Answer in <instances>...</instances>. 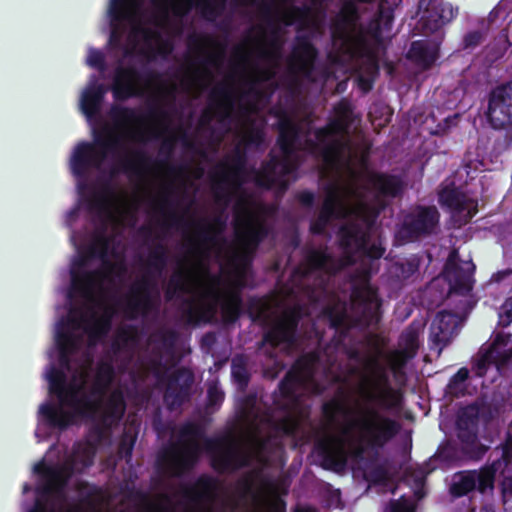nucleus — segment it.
<instances>
[{"mask_svg":"<svg viewBox=\"0 0 512 512\" xmlns=\"http://www.w3.org/2000/svg\"><path fill=\"white\" fill-rule=\"evenodd\" d=\"M325 193L320 212L310 223L309 230L313 235H323L332 219L344 218L348 214V208L338 185L328 184Z\"/></svg>","mask_w":512,"mask_h":512,"instance_id":"nucleus-20","label":"nucleus"},{"mask_svg":"<svg viewBox=\"0 0 512 512\" xmlns=\"http://www.w3.org/2000/svg\"><path fill=\"white\" fill-rule=\"evenodd\" d=\"M438 202L453 215H463L464 223H468L477 213V205H473L472 200L454 184L447 185L439 191Z\"/></svg>","mask_w":512,"mask_h":512,"instance_id":"nucleus-29","label":"nucleus"},{"mask_svg":"<svg viewBox=\"0 0 512 512\" xmlns=\"http://www.w3.org/2000/svg\"><path fill=\"white\" fill-rule=\"evenodd\" d=\"M486 117L494 130L512 128V82L498 85L490 91Z\"/></svg>","mask_w":512,"mask_h":512,"instance_id":"nucleus-17","label":"nucleus"},{"mask_svg":"<svg viewBox=\"0 0 512 512\" xmlns=\"http://www.w3.org/2000/svg\"><path fill=\"white\" fill-rule=\"evenodd\" d=\"M440 224V213L434 205H415L404 216L398 230L399 237L414 242L436 233Z\"/></svg>","mask_w":512,"mask_h":512,"instance_id":"nucleus-15","label":"nucleus"},{"mask_svg":"<svg viewBox=\"0 0 512 512\" xmlns=\"http://www.w3.org/2000/svg\"><path fill=\"white\" fill-rule=\"evenodd\" d=\"M119 150H123L124 154L118 160V169L111 170L112 176L118 172L140 176L152 162L143 150L126 149L122 136L105 125L102 130L94 131L93 142L82 141L75 146L70 158L71 172L77 179L84 181L92 169L101 168L109 152L115 153Z\"/></svg>","mask_w":512,"mask_h":512,"instance_id":"nucleus-2","label":"nucleus"},{"mask_svg":"<svg viewBox=\"0 0 512 512\" xmlns=\"http://www.w3.org/2000/svg\"><path fill=\"white\" fill-rule=\"evenodd\" d=\"M351 297L359 312L356 324L363 328L378 325L381 320L382 301L378 296L377 289L369 283L355 286Z\"/></svg>","mask_w":512,"mask_h":512,"instance_id":"nucleus-19","label":"nucleus"},{"mask_svg":"<svg viewBox=\"0 0 512 512\" xmlns=\"http://www.w3.org/2000/svg\"><path fill=\"white\" fill-rule=\"evenodd\" d=\"M311 8L307 5L303 6H292L289 10L282 14L281 21L286 26H291L295 22H306L311 15Z\"/></svg>","mask_w":512,"mask_h":512,"instance_id":"nucleus-56","label":"nucleus"},{"mask_svg":"<svg viewBox=\"0 0 512 512\" xmlns=\"http://www.w3.org/2000/svg\"><path fill=\"white\" fill-rule=\"evenodd\" d=\"M424 328L421 321L413 320L400 336L401 350L416 356L419 349V336Z\"/></svg>","mask_w":512,"mask_h":512,"instance_id":"nucleus-47","label":"nucleus"},{"mask_svg":"<svg viewBox=\"0 0 512 512\" xmlns=\"http://www.w3.org/2000/svg\"><path fill=\"white\" fill-rule=\"evenodd\" d=\"M171 207V201L164 198L159 206V211L164 218L162 225L166 228L181 227L185 225L186 221L184 220V217L178 214L175 210L170 209Z\"/></svg>","mask_w":512,"mask_h":512,"instance_id":"nucleus-54","label":"nucleus"},{"mask_svg":"<svg viewBox=\"0 0 512 512\" xmlns=\"http://www.w3.org/2000/svg\"><path fill=\"white\" fill-rule=\"evenodd\" d=\"M168 283L175 287L180 293H189L193 283V273L189 268H178L171 275Z\"/></svg>","mask_w":512,"mask_h":512,"instance_id":"nucleus-52","label":"nucleus"},{"mask_svg":"<svg viewBox=\"0 0 512 512\" xmlns=\"http://www.w3.org/2000/svg\"><path fill=\"white\" fill-rule=\"evenodd\" d=\"M154 375L165 386L163 400L169 411L177 410L190 401L195 378L189 368L178 367L169 372L158 360L154 363Z\"/></svg>","mask_w":512,"mask_h":512,"instance_id":"nucleus-12","label":"nucleus"},{"mask_svg":"<svg viewBox=\"0 0 512 512\" xmlns=\"http://www.w3.org/2000/svg\"><path fill=\"white\" fill-rule=\"evenodd\" d=\"M299 364L300 361L298 360L278 384L280 397L285 403L280 404L278 400H274L276 405L281 406L282 409L288 412L286 416L277 420L275 423V429L286 436H294L299 427L297 419L290 414L291 407L298 401L297 390L301 385H304L313 378L312 368L307 363L303 362L302 373L297 368Z\"/></svg>","mask_w":512,"mask_h":512,"instance_id":"nucleus-11","label":"nucleus"},{"mask_svg":"<svg viewBox=\"0 0 512 512\" xmlns=\"http://www.w3.org/2000/svg\"><path fill=\"white\" fill-rule=\"evenodd\" d=\"M414 357L415 356H413L412 354L401 349L392 351L389 354L388 362L394 377L404 375V368L407 362L413 359Z\"/></svg>","mask_w":512,"mask_h":512,"instance_id":"nucleus-55","label":"nucleus"},{"mask_svg":"<svg viewBox=\"0 0 512 512\" xmlns=\"http://www.w3.org/2000/svg\"><path fill=\"white\" fill-rule=\"evenodd\" d=\"M235 214V232L242 251L232 258V263L237 269L245 270L251 265L260 244L268 237L270 227L245 207L243 199L235 205Z\"/></svg>","mask_w":512,"mask_h":512,"instance_id":"nucleus-9","label":"nucleus"},{"mask_svg":"<svg viewBox=\"0 0 512 512\" xmlns=\"http://www.w3.org/2000/svg\"><path fill=\"white\" fill-rule=\"evenodd\" d=\"M47 380L49 393L55 395L58 404L46 402L40 405L39 414L43 422L53 429L66 430L75 423L76 417L95 420L104 408L102 398L84 391V384L68 383L66 373L51 367Z\"/></svg>","mask_w":512,"mask_h":512,"instance_id":"nucleus-3","label":"nucleus"},{"mask_svg":"<svg viewBox=\"0 0 512 512\" xmlns=\"http://www.w3.org/2000/svg\"><path fill=\"white\" fill-rule=\"evenodd\" d=\"M458 15V8L443 0H430L424 9L418 27L423 34H433Z\"/></svg>","mask_w":512,"mask_h":512,"instance_id":"nucleus-26","label":"nucleus"},{"mask_svg":"<svg viewBox=\"0 0 512 512\" xmlns=\"http://www.w3.org/2000/svg\"><path fill=\"white\" fill-rule=\"evenodd\" d=\"M368 181L383 197L396 198L400 196L404 190V182L400 176L383 172H370Z\"/></svg>","mask_w":512,"mask_h":512,"instance_id":"nucleus-39","label":"nucleus"},{"mask_svg":"<svg viewBox=\"0 0 512 512\" xmlns=\"http://www.w3.org/2000/svg\"><path fill=\"white\" fill-rule=\"evenodd\" d=\"M277 145L285 156H292L298 150L300 140V126L294 120L286 125L277 126Z\"/></svg>","mask_w":512,"mask_h":512,"instance_id":"nucleus-43","label":"nucleus"},{"mask_svg":"<svg viewBox=\"0 0 512 512\" xmlns=\"http://www.w3.org/2000/svg\"><path fill=\"white\" fill-rule=\"evenodd\" d=\"M267 303L258 297H251L247 303V312L252 321H263L268 326L262 339L257 343L258 349L268 345L271 349L280 346L293 347L298 342V328L305 315L304 308L294 305L285 308L278 316L269 319Z\"/></svg>","mask_w":512,"mask_h":512,"instance_id":"nucleus-6","label":"nucleus"},{"mask_svg":"<svg viewBox=\"0 0 512 512\" xmlns=\"http://www.w3.org/2000/svg\"><path fill=\"white\" fill-rule=\"evenodd\" d=\"M335 117L314 130V139L306 140L311 155L319 158L328 168L338 167L350 150L348 133L352 124L353 108L343 98L334 106Z\"/></svg>","mask_w":512,"mask_h":512,"instance_id":"nucleus-4","label":"nucleus"},{"mask_svg":"<svg viewBox=\"0 0 512 512\" xmlns=\"http://www.w3.org/2000/svg\"><path fill=\"white\" fill-rule=\"evenodd\" d=\"M55 341L59 353V364L65 373V370L69 371L71 368V356L79 348V338L66 327V323L62 320L57 326Z\"/></svg>","mask_w":512,"mask_h":512,"instance_id":"nucleus-34","label":"nucleus"},{"mask_svg":"<svg viewBox=\"0 0 512 512\" xmlns=\"http://www.w3.org/2000/svg\"><path fill=\"white\" fill-rule=\"evenodd\" d=\"M393 21V10L381 3L375 17L368 24V33L378 41L382 38L384 31L391 29Z\"/></svg>","mask_w":512,"mask_h":512,"instance_id":"nucleus-45","label":"nucleus"},{"mask_svg":"<svg viewBox=\"0 0 512 512\" xmlns=\"http://www.w3.org/2000/svg\"><path fill=\"white\" fill-rule=\"evenodd\" d=\"M269 159L264 161L258 170H254V182L257 187L269 190L279 184L292 170L291 156L280 157L269 153Z\"/></svg>","mask_w":512,"mask_h":512,"instance_id":"nucleus-24","label":"nucleus"},{"mask_svg":"<svg viewBox=\"0 0 512 512\" xmlns=\"http://www.w3.org/2000/svg\"><path fill=\"white\" fill-rule=\"evenodd\" d=\"M453 254L450 255L445 265V275L450 284L451 291L465 295L472 289L471 286V262L464 263L465 267L452 260Z\"/></svg>","mask_w":512,"mask_h":512,"instance_id":"nucleus-35","label":"nucleus"},{"mask_svg":"<svg viewBox=\"0 0 512 512\" xmlns=\"http://www.w3.org/2000/svg\"><path fill=\"white\" fill-rule=\"evenodd\" d=\"M487 30H472L464 34L462 38L461 48L463 50L472 51L477 48L486 38Z\"/></svg>","mask_w":512,"mask_h":512,"instance_id":"nucleus-58","label":"nucleus"},{"mask_svg":"<svg viewBox=\"0 0 512 512\" xmlns=\"http://www.w3.org/2000/svg\"><path fill=\"white\" fill-rule=\"evenodd\" d=\"M497 462H494L491 466H485L479 471H474V477L476 478V489L480 493H485L488 489L494 488Z\"/></svg>","mask_w":512,"mask_h":512,"instance_id":"nucleus-51","label":"nucleus"},{"mask_svg":"<svg viewBox=\"0 0 512 512\" xmlns=\"http://www.w3.org/2000/svg\"><path fill=\"white\" fill-rule=\"evenodd\" d=\"M168 263V249L162 244L158 243L150 250L146 261L147 274L151 273L160 275L166 268Z\"/></svg>","mask_w":512,"mask_h":512,"instance_id":"nucleus-49","label":"nucleus"},{"mask_svg":"<svg viewBox=\"0 0 512 512\" xmlns=\"http://www.w3.org/2000/svg\"><path fill=\"white\" fill-rule=\"evenodd\" d=\"M368 376H364L360 387L363 404L353 411L342 428V435L353 446L352 455L362 460L365 454L375 458L400 433L401 424L388 414L398 412L403 406V393L392 386L387 369L378 358L366 361ZM322 414L334 422L338 414L352 415L342 401L333 398L322 405Z\"/></svg>","mask_w":512,"mask_h":512,"instance_id":"nucleus-1","label":"nucleus"},{"mask_svg":"<svg viewBox=\"0 0 512 512\" xmlns=\"http://www.w3.org/2000/svg\"><path fill=\"white\" fill-rule=\"evenodd\" d=\"M262 18L270 28L268 48H263L259 52V57L267 61H276L281 57L282 42L280 40V30L277 25L278 19L275 17L273 5L263 3L260 7Z\"/></svg>","mask_w":512,"mask_h":512,"instance_id":"nucleus-32","label":"nucleus"},{"mask_svg":"<svg viewBox=\"0 0 512 512\" xmlns=\"http://www.w3.org/2000/svg\"><path fill=\"white\" fill-rule=\"evenodd\" d=\"M216 487V481L209 475L198 477L194 486L186 487L183 490V497L191 502H200L207 498Z\"/></svg>","mask_w":512,"mask_h":512,"instance_id":"nucleus-46","label":"nucleus"},{"mask_svg":"<svg viewBox=\"0 0 512 512\" xmlns=\"http://www.w3.org/2000/svg\"><path fill=\"white\" fill-rule=\"evenodd\" d=\"M476 489V478L474 471L467 470L459 472L450 486V493L456 498L466 496Z\"/></svg>","mask_w":512,"mask_h":512,"instance_id":"nucleus-50","label":"nucleus"},{"mask_svg":"<svg viewBox=\"0 0 512 512\" xmlns=\"http://www.w3.org/2000/svg\"><path fill=\"white\" fill-rule=\"evenodd\" d=\"M497 449L501 450V461L505 466H509L512 464V432L507 431L505 434V438L503 442L497 447ZM497 464L500 462L496 461Z\"/></svg>","mask_w":512,"mask_h":512,"instance_id":"nucleus-63","label":"nucleus"},{"mask_svg":"<svg viewBox=\"0 0 512 512\" xmlns=\"http://www.w3.org/2000/svg\"><path fill=\"white\" fill-rule=\"evenodd\" d=\"M264 141V132L260 127H256L253 122L248 126L244 134V142L247 146H259Z\"/></svg>","mask_w":512,"mask_h":512,"instance_id":"nucleus-61","label":"nucleus"},{"mask_svg":"<svg viewBox=\"0 0 512 512\" xmlns=\"http://www.w3.org/2000/svg\"><path fill=\"white\" fill-rule=\"evenodd\" d=\"M196 235L203 245H216L227 227V219L222 214L214 216L210 221L202 219L193 222Z\"/></svg>","mask_w":512,"mask_h":512,"instance_id":"nucleus-38","label":"nucleus"},{"mask_svg":"<svg viewBox=\"0 0 512 512\" xmlns=\"http://www.w3.org/2000/svg\"><path fill=\"white\" fill-rule=\"evenodd\" d=\"M108 115L113 124L119 128L141 121V118L135 108L120 104L111 105Z\"/></svg>","mask_w":512,"mask_h":512,"instance_id":"nucleus-48","label":"nucleus"},{"mask_svg":"<svg viewBox=\"0 0 512 512\" xmlns=\"http://www.w3.org/2000/svg\"><path fill=\"white\" fill-rule=\"evenodd\" d=\"M469 378V370L466 367L460 368L449 380L447 389L450 393H457L462 390L463 384Z\"/></svg>","mask_w":512,"mask_h":512,"instance_id":"nucleus-60","label":"nucleus"},{"mask_svg":"<svg viewBox=\"0 0 512 512\" xmlns=\"http://www.w3.org/2000/svg\"><path fill=\"white\" fill-rule=\"evenodd\" d=\"M51 472L46 478L45 484L39 489V493L46 496H61L64 494L73 475L74 467L72 464L58 465Z\"/></svg>","mask_w":512,"mask_h":512,"instance_id":"nucleus-40","label":"nucleus"},{"mask_svg":"<svg viewBox=\"0 0 512 512\" xmlns=\"http://www.w3.org/2000/svg\"><path fill=\"white\" fill-rule=\"evenodd\" d=\"M141 80L142 74L134 66L118 65L114 69L110 87L94 81L83 91L80 100L82 112L88 119L97 117L109 90H111L114 100L120 102L142 96Z\"/></svg>","mask_w":512,"mask_h":512,"instance_id":"nucleus-8","label":"nucleus"},{"mask_svg":"<svg viewBox=\"0 0 512 512\" xmlns=\"http://www.w3.org/2000/svg\"><path fill=\"white\" fill-rule=\"evenodd\" d=\"M140 6L141 0H110L111 31L109 42L111 45L118 46L121 43L123 36L121 24L125 21L136 22Z\"/></svg>","mask_w":512,"mask_h":512,"instance_id":"nucleus-27","label":"nucleus"},{"mask_svg":"<svg viewBox=\"0 0 512 512\" xmlns=\"http://www.w3.org/2000/svg\"><path fill=\"white\" fill-rule=\"evenodd\" d=\"M203 427L192 421L178 429L177 440L163 446L156 457L158 472L167 477H181L198 462L201 454L199 439L204 437Z\"/></svg>","mask_w":512,"mask_h":512,"instance_id":"nucleus-5","label":"nucleus"},{"mask_svg":"<svg viewBox=\"0 0 512 512\" xmlns=\"http://www.w3.org/2000/svg\"><path fill=\"white\" fill-rule=\"evenodd\" d=\"M384 512H415L409 501L404 497L399 499H391L387 504Z\"/></svg>","mask_w":512,"mask_h":512,"instance_id":"nucleus-64","label":"nucleus"},{"mask_svg":"<svg viewBox=\"0 0 512 512\" xmlns=\"http://www.w3.org/2000/svg\"><path fill=\"white\" fill-rule=\"evenodd\" d=\"M154 288L155 283L148 274L130 286L123 305V311L127 319L135 320L139 316H146L151 312L153 309L151 291Z\"/></svg>","mask_w":512,"mask_h":512,"instance_id":"nucleus-21","label":"nucleus"},{"mask_svg":"<svg viewBox=\"0 0 512 512\" xmlns=\"http://www.w3.org/2000/svg\"><path fill=\"white\" fill-rule=\"evenodd\" d=\"M87 256L92 259H100L102 265L108 258L109 241L104 236H99L86 249Z\"/></svg>","mask_w":512,"mask_h":512,"instance_id":"nucleus-57","label":"nucleus"},{"mask_svg":"<svg viewBox=\"0 0 512 512\" xmlns=\"http://www.w3.org/2000/svg\"><path fill=\"white\" fill-rule=\"evenodd\" d=\"M115 377V370L111 362L100 361L97 364L95 377L91 386V394L103 398L108 392Z\"/></svg>","mask_w":512,"mask_h":512,"instance_id":"nucleus-44","label":"nucleus"},{"mask_svg":"<svg viewBox=\"0 0 512 512\" xmlns=\"http://www.w3.org/2000/svg\"><path fill=\"white\" fill-rule=\"evenodd\" d=\"M355 219L342 224L338 230L339 246L349 263L365 249L370 242L371 231L378 217V212L367 203L360 202L354 209Z\"/></svg>","mask_w":512,"mask_h":512,"instance_id":"nucleus-10","label":"nucleus"},{"mask_svg":"<svg viewBox=\"0 0 512 512\" xmlns=\"http://www.w3.org/2000/svg\"><path fill=\"white\" fill-rule=\"evenodd\" d=\"M481 406L473 402L462 407L457 414V437L463 445H474L478 440Z\"/></svg>","mask_w":512,"mask_h":512,"instance_id":"nucleus-30","label":"nucleus"},{"mask_svg":"<svg viewBox=\"0 0 512 512\" xmlns=\"http://www.w3.org/2000/svg\"><path fill=\"white\" fill-rule=\"evenodd\" d=\"M367 479L374 484H384L389 479L388 470L383 464H376L368 469Z\"/></svg>","mask_w":512,"mask_h":512,"instance_id":"nucleus-62","label":"nucleus"},{"mask_svg":"<svg viewBox=\"0 0 512 512\" xmlns=\"http://www.w3.org/2000/svg\"><path fill=\"white\" fill-rule=\"evenodd\" d=\"M125 411L126 401L124 393L120 388H116L106 398L101 414L95 420H91L94 424L89 429V436L97 444L101 443L111 427L123 418Z\"/></svg>","mask_w":512,"mask_h":512,"instance_id":"nucleus-18","label":"nucleus"},{"mask_svg":"<svg viewBox=\"0 0 512 512\" xmlns=\"http://www.w3.org/2000/svg\"><path fill=\"white\" fill-rule=\"evenodd\" d=\"M406 57L423 70H428L438 59L439 51L429 41L417 40L411 43Z\"/></svg>","mask_w":512,"mask_h":512,"instance_id":"nucleus-41","label":"nucleus"},{"mask_svg":"<svg viewBox=\"0 0 512 512\" xmlns=\"http://www.w3.org/2000/svg\"><path fill=\"white\" fill-rule=\"evenodd\" d=\"M197 6L204 19L214 21L222 15L226 0H199Z\"/></svg>","mask_w":512,"mask_h":512,"instance_id":"nucleus-53","label":"nucleus"},{"mask_svg":"<svg viewBox=\"0 0 512 512\" xmlns=\"http://www.w3.org/2000/svg\"><path fill=\"white\" fill-rule=\"evenodd\" d=\"M204 449L210 456V466L219 473H233L251 465V454L232 438H206Z\"/></svg>","mask_w":512,"mask_h":512,"instance_id":"nucleus-13","label":"nucleus"},{"mask_svg":"<svg viewBox=\"0 0 512 512\" xmlns=\"http://www.w3.org/2000/svg\"><path fill=\"white\" fill-rule=\"evenodd\" d=\"M211 303L197 305L193 299L183 301L182 317L185 322L192 326L201 323H210L216 315L217 303L213 298Z\"/></svg>","mask_w":512,"mask_h":512,"instance_id":"nucleus-37","label":"nucleus"},{"mask_svg":"<svg viewBox=\"0 0 512 512\" xmlns=\"http://www.w3.org/2000/svg\"><path fill=\"white\" fill-rule=\"evenodd\" d=\"M318 51L307 35H297L289 60V69L309 77L314 69Z\"/></svg>","mask_w":512,"mask_h":512,"instance_id":"nucleus-28","label":"nucleus"},{"mask_svg":"<svg viewBox=\"0 0 512 512\" xmlns=\"http://www.w3.org/2000/svg\"><path fill=\"white\" fill-rule=\"evenodd\" d=\"M318 456L321 458L322 467L327 470H342L347 463V455L335 438H324L315 444Z\"/></svg>","mask_w":512,"mask_h":512,"instance_id":"nucleus-33","label":"nucleus"},{"mask_svg":"<svg viewBox=\"0 0 512 512\" xmlns=\"http://www.w3.org/2000/svg\"><path fill=\"white\" fill-rule=\"evenodd\" d=\"M360 18L356 3L345 1L337 16L331 23V36L334 42H339L338 53L347 60L362 62L370 75L378 72L379 66L375 53L363 35H353L350 30Z\"/></svg>","mask_w":512,"mask_h":512,"instance_id":"nucleus-7","label":"nucleus"},{"mask_svg":"<svg viewBox=\"0 0 512 512\" xmlns=\"http://www.w3.org/2000/svg\"><path fill=\"white\" fill-rule=\"evenodd\" d=\"M499 345H504V340L502 336L497 335L490 346L481 354L479 359L476 361L474 365V369L476 375L478 377L485 376L488 367L490 365H504L509 359V356L506 352L498 351L497 347Z\"/></svg>","mask_w":512,"mask_h":512,"instance_id":"nucleus-42","label":"nucleus"},{"mask_svg":"<svg viewBox=\"0 0 512 512\" xmlns=\"http://www.w3.org/2000/svg\"><path fill=\"white\" fill-rule=\"evenodd\" d=\"M234 108V94L232 88L227 84H219L212 89L209 95V105L199 119L202 126L209 125L213 118L223 123L231 119Z\"/></svg>","mask_w":512,"mask_h":512,"instance_id":"nucleus-23","label":"nucleus"},{"mask_svg":"<svg viewBox=\"0 0 512 512\" xmlns=\"http://www.w3.org/2000/svg\"><path fill=\"white\" fill-rule=\"evenodd\" d=\"M247 155L240 147H236L229 162L217 165V171L212 179L215 182V200L217 203L229 204L232 194L224 186H229L234 192L240 190L244 184L246 174Z\"/></svg>","mask_w":512,"mask_h":512,"instance_id":"nucleus-14","label":"nucleus"},{"mask_svg":"<svg viewBox=\"0 0 512 512\" xmlns=\"http://www.w3.org/2000/svg\"><path fill=\"white\" fill-rule=\"evenodd\" d=\"M127 273V266L123 261H104L100 269L92 271H72V289L88 302L95 301V291L103 281H111L112 277L123 278Z\"/></svg>","mask_w":512,"mask_h":512,"instance_id":"nucleus-16","label":"nucleus"},{"mask_svg":"<svg viewBox=\"0 0 512 512\" xmlns=\"http://www.w3.org/2000/svg\"><path fill=\"white\" fill-rule=\"evenodd\" d=\"M458 316L449 311H439L430 327L429 348L439 357L452 341L458 329Z\"/></svg>","mask_w":512,"mask_h":512,"instance_id":"nucleus-25","label":"nucleus"},{"mask_svg":"<svg viewBox=\"0 0 512 512\" xmlns=\"http://www.w3.org/2000/svg\"><path fill=\"white\" fill-rule=\"evenodd\" d=\"M232 377L234 381L243 389H245L250 381V373L247 369V363L245 358L243 357V363H235L232 364Z\"/></svg>","mask_w":512,"mask_h":512,"instance_id":"nucleus-59","label":"nucleus"},{"mask_svg":"<svg viewBox=\"0 0 512 512\" xmlns=\"http://www.w3.org/2000/svg\"><path fill=\"white\" fill-rule=\"evenodd\" d=\"M66 327L73 329L79 328L81 323H85V331L91 342L104 338L110 331L109 317H98L95 312L91 315V321L88 320L86 313L81 308H71L66 321Z\"/></svg>","mask_w":512,"mask_h":512,"instance_id":"nucleus-31","label":"nucleus"},{"mask_svg":"<svg viewBox=\"0 0 512 512\" xmlns=\"http://www.w3.org/2000/svg\"><path fill=\"white\" fill-rule=\"evenodd\" d=\"M213 287L207 291V296L219 303L221 318L225 325L235 324L243 313V298L238 288H230L220 291L217 287L220 284L219 276H212Z\"/></svg>","mask_w":512,"mask_h":512,"instance_id":"nucleus-22","label":"nucleus"},{"mask_svg":"<svg viewBox=\"0 0 512 512\" xmlns=\"http://www.w3.org/2000/svg\"><path fill=\"white\" fill-rule=\"evenodd\" d=\"M339 269L335 258L327 249H310L303 260V276L321 271L325 273H335Z\"/></svg>","mask_w":512,"mask_h":512,"instance_id":"nucleus-36","label":"nucleus"}]
</instances>
